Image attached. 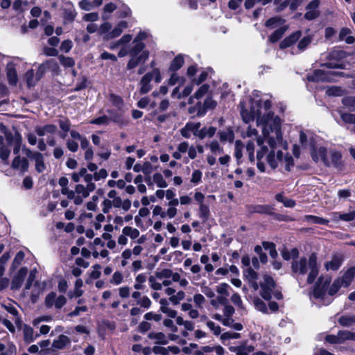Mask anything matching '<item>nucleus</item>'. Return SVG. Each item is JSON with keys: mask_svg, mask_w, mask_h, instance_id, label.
<instances>
[{"mask_svg": "<svg viewBox=\"0 0 355 355\" xmlns=\"http://www.w3.org/2000/svg\"><path fill=\"white\" fill-rule=\"evenodd\" d=\"M206 146H208L211 153L215 155L223 153V148L220 146V144L216 140L211 141L209 144H207Z\"/></svg>", "mask_w": 355, "mask_h": 355, "instance_id": "f704fd0d", "label": "nucleus"}, {"mask_svg": "<svg viewBox=\"0 0 355 355\" xmlns=\"http://www.w3.org/2000/svg\"><path fill=\"white\" fill-rule=\"evenodd\" d=\"M216 132V128L214 127H204L199 130L198 132V137L200 139H203L205 137H212Z\"/></svg>", "mask_w": 355, "mask_h": 355, "instance_id": "bb28decb", "label": "nucleus"}, {"mask_svg": "<svg viewBox=\"0 0 355 355\" xmlns=\"http://www.w3.org/2000/svg\"><path fill=\"white\" fill-rule=\"evenodd\" d=\"M338 337L340 343L346 340H355V333L347 330H342L338 332Z\"/></svg>", "mask_w": 355, "mask_h": 355, "instance_id": "c85d7f7f", "label": "nucleus"}, {"mask_svg": "<svg viewBox=\"0 0 355 355\" xmlns=\"http://www.w3.org/2000/svg\"><path fill=\"white\" fill-rule=\"evenodd\" d=\"M66 146L68 150L72 153H75L78 149V144L73 139H68L66 141Z\"/></svg>", "mask_w": 355, "mask_h": 355, "instance_id": "69168bd1", "label": "nucleus"}, {"mask_svg": "<svg viewBox=\"0 0 355 355\" xmlns=\"http://www.w3.org/2000/svg\"><path fill=\"white\" fill-rule=\"evenodd\" d=\"M339 324L343 327H350L355 324L354 315H342L338 319Z\"/></svg>", "mask_w": 355, "mask_h": 355, "instance_id": "c756f323", "label": "nucleus"}, {"mask_svg": "<svg viewBox=\"0 0 355 355\" xmlns=\"http://www.w3.org/2000/svg\"><path fill=\"white\" fill-rule=\"evenodd\" d=\"M25 257L24 252L23 251H19L15 255L14 260L12 263V268L16 269L24 260Z\"/></svg>", "mask_w": 355, "mask_h": 355, "instance_id": "864d4df0", "label": "nucleus"}, {"mask_svg": "<svg viewBox=\"0 0 355 355\" xmlns=\"http://www.w3.org/2000/svg\"><path fill=\"white\" fill-rule=\"evenodd\" d=\"M341 286H343V284H340V280L336 278L329 288L328 294L331 296L334 295L339 291Z\"/></svg>", "mask_w": 355, "mask_h": 355, "instance_id": "09e8293b", "label": "nucleus"}, {"mask_svg": "<svg viewBox=\"0 0 355 355\" xmlns=\"http://www.w3.org/2000/svg\"><path fill=\"white\" fill-rule=\"evenodd\" d=\"M186 125L189 130H190L191 132H193L195 136L198 137V132H199L200 130L199 128L200 127V123L189 122Z\"/></svg>", "mask_w": 355, "mask_h": 355, "instance_id": "774afa93", "label": "nucleus"}, {"mask_svg": "<svg viewBox=\"0 0 355 355\" xmlns=\"http://www.w3.org/2000/svg\"><path fill=\"white\" fill-rule=\"evenodd\" d=\"M243 275L248 282L257 279L258 277L257 273L250 267L243 271Z\"/></svg>", "mask_w": 355, "mask_h": 355, "instance_id": "5fc2aeb1", "label": "nucleus"}, {"mask_svg": "<svg viewBox=\"0 0 355 355\" xmlns=\"http://www.w3.org/2000/svg\"><path fill=\"white\" fill-rule=\"evenodd\" d=\"M320 1L319 0H313L306 6V12L304 14V18L309 21L313 20L319 17L320 11L318 8Z\"/></svg>", "mask_w": 355, "mask_h": 355, "instance_id": "9b49d317", "label": "nucleus"}, {"mask_svg": "<svg viewBox=\"0 0 355 355\" xmlns=\"http://www.w3.org/2000/svg\"><path fill=\"white\" fill-rule=\"evenodd\" d=\"M344 256L342 254H334L331 260L324 263V268L327 270H338L342 266Z\"/></svg>", "mask_w": 355, "mask_h": 355, "instance_id": "ddd939ff", "label": "nucleus"}, {"mask_svg": "<svg viewBox=\"0 0 355 355\" xmlns=\"http://www.w3.org/2000/svg\"><path fill=\"white\" fill-rule=\"evenodd\" d=\"M281 162H283L285 164L284 168H285V170L287 171H290L291 168L294 165V161H293V157L291 155H289L288 153L284 157L283 156V161H282Z\"/></svg>", "mask_w": 355, "mask_h": 355, "instance_id": "13d9d810", "label": "nucleus"}, {"mask_svg": "<svg viewBox=\"0 0 355 355\" xmlns=\"http://www.w3.org/2000/svg\"><path fill=\"white\" fill-rule=\"evenodd\" d=\"M209 89V86L207 84H204L202 86L199 87V89L195 92L193 96H191L189 99V103H193V98H195L196 99H200L202 96H204L207 92H208Z\"/></svg>", "mask_w": 355, "mask_h": 355, "instance_id": "7c9ffc66", "label": "nucleus"}, {"mask_svg": "<svg viewBox=\"0 0 355 355\" xmlns=\"http://www.w3.org/2000/svg\"><path fill=\"white\" fill-rule=\"evenodd\" d=\"M134 46L129 51L130 55H139L144 51L145 45L143 42H137L134 41Z\"/></svg>", "mask_w": 355, "mask_h": 355, "instance_id": "ea45409f", "label": "nucleus"}, {"mask_svg": "<svg viewBox=\"0 0 355 355\" xmlns=\"http://www.w3.org/2000/svg\"><path fill=\"white\" fill-rule=\"evenodd\" d=\"M38 336V334H34V331L31 327L26 326L24 328V340L26 343L33 342Z\"/></svg>", "mask_w": 355, "mask_h": 355, "instance_id": "cd10ccee", "label": "nucleus"}, {"mask_svg": "<svg viewBox=\"0 0 355 355\" xmlns=\"http://www.w3.org/2000/svg\"><path fill=\"white\" fill-rule=\"evenodd\" d=\"M47 70L57 72L59 70V64L54 59H49L41 64L37 69L38 78H41Z\"/></svg>", "mask_w": 355, "mask_h": 355, "instance_id": "f8f14e48", "label": "nucleus"}, {"mask_svg": "<svg viewBox=\"0 0 355 355\" xmlns=\"http://www.w3.org/2000/svg\"><path fill=\"white\" fill-rule=\"evenodd\" d=\"M59 60L64 67H72L75 64V61L72 58L65 57L63 55H60L58 57Z\"/></svg>", "mask_w": 355, "mask_h": 355, "instance_id": "8fccbe9b", "label": "nucleus"}, {"mask_svg": "<svg viewBox=\"0 0 355 355\" xmlns=\"http://www.w3.org/2000/svg\"><path fill=\"white\" fill-rule=\"evenodd\" d=\"M57 129L55 125L47 124L44 126H37L35 128V132L39 136L43 137L46 134H54L57 131Z\"/></svg>", "mask_w": 355, "mask_h": 355, "instance_id": "5701e85b", "label": "nucleus"}, {"mask_svg": "<svg viewBox=\"0 0 355 355\" xmlns=\"http://www.w3.org/2000/svg\"><path fill=\"white\" fill-rule=\"evenodd\" d=\"M33 160L35 162V170L37 173H41L46 169V165L44 162L43 155L39 152H36Z\"/></svg>", "mask_w": 355, "mask_h": 355, "instance_id": "393cba45", "label": "nucleus"}, {"mask_svg": "<svg viewBox=\"0 0 355 355\" xmlns=\"http://www.w3.org/2000/svg\"><path fill=\"white\" fill-rule=\"evenodd\" d=\"M25 78L28 87L34 86L36 84V83L40 79L38 78L37 72L36 73V77H35L34 71L33 69H30L26 71L25 74Z\"/></svg>", "mask_w": 355, "mask_h": 355, "instance_id": "473e14b6", "label": "nucleus"}, {"mask_svg": "<svg viewBox=\"0 0 355 355\" xmlns=\"http://www.w3.org/2000/svg\"><path fill=\"white\" fill-rule=\"evenodd\" d=\"M185 297V293L182 291H178L176 294H174V295H172L171 297H169V301L174 305H177L180 303V301H182Z\"/></svg>", "mask_w": 355, "mask_h": 355, "instance_id": "3c124183", "label": "nucleus"}, {"mask_svg": "<svg viewBox=\"0 0 355 355\" xmlns=\"http://www.w3.org/2000/svg\"><path fill=\"white\" fill-rule=\"evenodd\" d=\"M198 215L199 217L202 218L203 223L207 222L210 216V211L209 207L203 203H201L199 207Z\"/></svg>", "mask_w": 355, "mask_h": 355, "instance_id": "c9c22d12", "label": "nucleus"}, {"mask_svg": "<svg viewBox=\"0 0 355 355\" xmlns=\"http://www.w3.org/2000/svg\"><path fill=\"white\" fill-rule=\"evenodd\" d=\"M28 162L26 158H21L19 155H17L12 162V168L13 169H19L23 173L26 172L28 169Z\"/></svg>", "mask_w": 355, "mask_h": 355, "instance_id": "f3484780", "label": "nucleus"}, {"mask_svg": "<svg viewBox=\"0 0 355 355\" xmlns=\"http://www.w3.org/2000/svg\"><path fill=\"white\" fill-rule=\"evenodd\" d=\"M6 74L8 83L11 85H15L17 83V74L16 69L15 68V65L12 62H9L6 67Z\"/></svg>", "mask_w": 355, "mask_h": 355, "instance_id": "412c9836", "label": "nucleus"}, {"mask_svg": "<svg viewBox=\"0 0 355 355\" xmlns=\"http://www.w3.org/2000/svg\"><path fill=\"white\" fill-rule=\"evenodd\" d=\"M355 276V266L350 267L348 268L343 275L341 277H338V279L340 280V284H343V286L348 287L354 277Z\"/></svg>", "mask_w": 355, "mask_h": 355, "instance_id": "a211bd4d", "label": "nucleus"}, {"mask_svg": "<svg viewBox=\"0 0 355 355\" xmlns=\"http://www.w3.org/2000/svg\"><path fill=\"white\" fill-rule=\"evenodd\" d=\"M123 280V276L122 273L119 271H116L114 272L111 279L110 280V282L114 285H119L122 283Z\"/></svg>", "mask_w": 355, "mask_h": 355, "instance_id": "6e6d98bb", "label": "nucleus"}, {"mask_svg": "<svg viewBox=\"0 0 355 355\" xmlns=\"http://www.w3.org/2000/svg\"><path fill=\"white\" fill-rule=\"evenodd\" d=\"M342 72L324 71V70H315L311 74L307 76V79L311 82H331L335 76L342 75Z\"/></svg>", "mask_w": 355, "mask_h": 355, "instance_id": "0eeeda50", "label": "nucleus"}, {"mask_svg": "<svg viewBox=\"0 0 355 355\" xmlns=\"http://www.w3.org/2000/svg\"><path fill=\"white\" fill-rule=\"evenodd\" d=\"M75 192L78 196H81L83 198H87L89 193L85 189V187L83 184H77L75 187Z\"/></svg>", "mask_w": 355, "mask_h": 355, "instance_id": "0e129e2a", "label": "nucleus"}, {"mask_svg": "<svg viewBox=\"0 0 355 355\" xmlns=\"http://www.w3.org/2000/svg\"><path fill=\"white\" fill-rule=\"evenodd\" d=\"M202 349L207 354L215 352L218 355H225V349L220 345H207L202 347Z\"/></svg>", "mask_w": 355, "mask_h": 355, "instance_id": "2f4dec72", "label": "nucleus"}, {"mask_svg": "<svg viewBox=\"0 0 355 355\" xmlns=\"http://www.w3.org/2000/svg\"><path fill=\"white\" fill-rule=\"evenodd\" d=\"M342 103L346 107L354 110L355 108V96H345L342 99Z\"/></svg>", "mask_w": 355, "mask_h": 355, "instance_id": "de8ad7c7", "label": "nucleus"}, {"mask_svg": "<svg viewBox=\"0 0 355 355\" xmlns=\"http://www.w3.org/2000/svg\"><path fill=\"white\" fill-rule=\"evenodd\" d=\"M66 303L67 298L64 295H58V294L53 291L49 293L44 300V305L48 309H51L54 306L56 309H60L66 304Z\"/></svg>", "mask_w": 355, "mask_h": 355, "instance_id": "6e6552de", "label": "nucleus"}, {"mask_svg": "<svg viewBox=\"0 0 355 355\" xmlns=\"http://www.w3.org/2000/svg\"><path fill=\"white\" fill-rule=\"evenodd\" d=\"M272 114L269 113L266 116H264L259 121L264 122L266 125L263 128V135L264 137H268L270 132H274L275 139L270 137L268 139V145L270 148V151L267 156V161L269 165L272 168H276L279 162L283 161V153L277 149V146L282 145V137L281 132V120L279 117L272 119Z\"/></svg>", "mask_w": 355, "mask_h": 355, "instance_id": "f257e3e1", "label": "nucleus"}, {"mask_svg": "<svg viewBox=\"0 0 355 355\" xmlns=\"http://www.w3.org/2000/svg\"><path fill=\"white\" fill-rule=\"evenodd\" d=\"M305 220L315 224L327 225L329 223L327 219L312 215L306 216Z\"/></svg>", "mask_w": 355, "mask_h": 355, "instance_id": "a19ab883", "label": "nucleus"}, {"mask_svg": "<svg viewBox=\"0 0 355 355\" xmlns=\"http://www.w3.org/2000/svg\"><path fill=\"white\" fill-rule=\"evenodd\" d=\"M352 31L349 28L343 27L340 29L338 38L340 41H345L348 44H352L355 42V38L352 35Z\"/></svg>", "mask_w": 355, "mask_h": 355, "instance_id": "6ab92c4d", "label": "nucleus"}, {"mask_svg": "<svg viewBox=\"0 0 355 355\" xmlns=\"http://www.w3.org/2000/svg\"><path fill=\"white\" fill-rule=\"evenodd\" d=\"M6 139L0 137V158L3 162H7L10 154V146L13 144V153L18 155L22 138L21 135L16 132L15 134L5 132Z\"/></svg>", "mask_w": 355, "mask_h": 355, "instance_id": "20e7f679", "label": "nucleus"}, {"mask_svg": "<svg viewBox=\"0 0 355 355\" xmlns=\"http://www.w3.org/2000/svg\"><path fill=\"white\" fill-rule=\"evenodd\" d=\"M148 338L150 339L157 340V343L165 345L168 343L166 339L165 335L162 332L154 333L151 332L148 334Z\"/></svg>", "mask_w": 355, "mask_h": 355, "instance_id": "37998d69", "label": "nucleus"}, {"mask_svg": "<svg viewBox=\"0 0 355 355\" xmlns=\"http://www.w3.org/2000/svg\"><path fill=\"white\" fill-rule=\"evenodd\" d=\"M206 324L209 329L213 331L214 335H220L221 332V328L220 326L216 325L214 322L211 320L207 321Z\"/></svg>", "mask_w": 355, "mask_h": 355, "instance_id": "e2e57ef3", "label": "nucleus"}, {"mask_svg": "<svg viewBox=\"0 0 355 355\" xmlns=\"http://www.w3.org/2000/svg\"><path fill=\"white\" fill-rule=\"evenodd\" d=\"M220 140L222 142L228 141L230 143L232 142L234 139V133L232 130L227 129L223 131H220L218 133Z\"/></svg>", "mask_w": 355, "mask_h": 355, "instance_id": "a878e982", "label": "nucleus"}, {"mask_svg": "<svg viewBox=\"0 0 355 355\" xmlns=\"http://www.w3.org/2000/svg\"><path fill=\"white\" fill-rule=\"evenodd\" d=\"M257 143L259 146H261V150L257 152V158L258 160L262 159V157L266 155L268 152V148L266 146H262L263 144V139L258 137L257 139Z\"/></svg>", "mask_w": 355, "mask_h": 355, "instance_id": "c03bdc74", "label": "nucleus"}, {"mask_svg": "<svg viewBox=\"0 0 355 355\" xmlns=\"http://www.w3.org/2000/svg\"><path fill=\"white\" fill-rule=\"evenodd\" d=\"M312 37L306 36L303 37L298 43L297 47L300 51H304L311 42Z\"/></svg>", "mask_w": 355, "mask_h": 355, "instance_id": "680f3d73", "label": "nucleus"}, {"mask_svg": "<svg viewBox=\"0 0 355 355\" xmlns=\"http://www.w3.org/2000/svg\"><path fill=\"white\" fill-rule=\"evenodd\" d=\"M341 119L346 123L355 124V114L342 113L340 114Z\"/></svg>", "mask_w": 355, "mask_h": 355, "instance_id": "bf43d9fd", "label": "nucleus"}, {"mask_svg": "<svg viewBox=\"0 0 355 355\" xmlns=\"http://www.w3.org/2000/svg\"><path fill=\"white\" fill-rule=\"evenodd\" d=\"M253 304L258 311L263 313H268V308L266 304L259 298L256 297L253 300Z\"/></svg>", "mask_w": 355, "mask_h": 355, "instance_id": "a18cd8bd", "label": "nucleus"}, {"mask_svg": "<svg viewBox=\"0 0 355 355\" xmlns=\"http://www.w3.org/2000/svg\"><path fill=\"white\" fill-rule=\"evenodd\" d=\"M131 58L127 64V69L130 70L135 68L140 63L146 62L149 56L148 51H143L139 55H130Z\"/></svg>", "mask_w": 355, "mask_h": 355, "instance_id": "2eb2a0df", "label": "nucleus"}, {"mask_svg": "<svg viewBox=\"0 0 355 355\" xmlns=\"http://www.w3.org/2000/svg\"><path fill=\"white\" fill-rule=\"evenodd\" d=\"M326 94L329 96H340L343 94V89L339 87L332 86L327 89Z\"/></svg>", "mask_w": 355, "mask_h": 355, "instance_id": "603ef678", "label": "nucleus"}, {"mask_svg": "<svg viewBox=\"0 0 355 355\" xmlns=\"http://www.w3.org/2000/svg\"><path fill=\"white\" fill-rule=\"evenodd\" d=\"M155 78L156 83L161 82V75L159 70L157 68L154 69L151 72L145 74L139 82V92L141 94H146L152 89L151 81Z\"/></svg>", "mask_w": 355, "mask_h": 355, "instance_id": "39448f33", "label": "nucleus"}, {"mask_svg": "<svg viewBox=\"0 0 355 355\" xmlns=\"http://www.w3.org/2000/svg\"><path fill=\"white\" fill-rule=\"evenodd\" d=\"M229 349L231 352H234L236 355H249L254 350V347L251 345H248L247 341H244L238 346L230 347Z\"/></svg>", "mask_w": 355, "mask_h": 355, "instance_id": "4468645a", "label": "nucleus"}, {"mask_svg": "<svg viewBox=\"0 0 355 355\" xmlns=\"http://www.w3.org/2000/svg\"><path fill=\"white\" fill-rule=\"evenodd\" d=\"M184 62V58L181 55H178L171 62L169 69L175 72L182 67Z\"/></svg>", "mask_w": 355, "mask_h": 355, "instance_id": "e433bc0d", "label": "nucleus"}, {"mask_svg": "<svg viewBox=\"0 0 355 355\" xmlns=\"http://www.w3.org/2000/svg\"><path fill=\"white\" fill-rule=\"evenodd\" d=\"M331 277L329 276L319 277L315 287L313 290V297L315 298H322L327 291V288L331 283Z\"/></svg>", "mask_w": 355, "mask_h": 355, "instance_id": "1a4fd4ad", "label": "nucleus"}, {"mask_svg": "<svg viewBox=\"0 0 355 355\" xmlns=\"http://www.w3.org/2000/svg\"><path fill=\"white\" fill-rule=\"evenodd\" d=\"M264 282L261 284V296L266 300H270L272 298V292L275 286L274 279L268 276L265 275Z\"/></svg>", "mask_w": 355, "mask_h": 355, "instance_id": "9d476101", "label": "nucleus"}, {"mask_svg": "<svg viewBox=\"0 0 355 355\" xmlns=\"http://www.w3.org/2000/svg\"><path fill=\"white\" fill-rule=\"evenodd\" d=\"M284 22L285 19L282 17H275L268 19L265 23V26L270 28H274L279 25H282Z\"/></svg>", "mask_w": 355, "mask_h": 355, "instance_id": "4c0bfd02", "label": "nucleus"}, {"mask_svg": "<svg viewBox=\"0 0 355 355\" xmlns=\"http://www.w3.org/2000/svg\"><path fill=\"white\" fill-rule=\"evenodd\" d=\"M318 154L326 166H329L332 165L336 168L340 166L342 162V155L338 151H332L328 156L327 150L324 148H320L318 150Z\"/></svg>", "mask_w": 355, "mask_h": 355, "instance_id": "423d86ee", "label": "nucleus"}, {"mask_svg": "<svg viewBox=\"0 0 355 355\" xmlns=\"http://www.w3.org/2000/svg\"><path fill=\"white\" fill-rule=\"evenodd\" d=\"M127 27L128 23L126 21H120L112 31L107 33V39H113L119 36Z\"/></svg>", "mask_w": 355, "mask_h": 355, "instance_id": "4be33fe9", "label": "nucleus"}, {"mask_svg": "<svg viewBox=\"0 0 355 355\" xmlns=\"http://www.w3.org/2000/svg\"><path fill=\"white\" fill-rule=\"evenodd\" d=\"M123 234L125 236H128L131 239H135L139 235V231L136 228L126 226L123 229Z\"/></svg>", "mask_w": 355, "mask_h": 355, "instance_id": "79ce46f5", "label": "nucleus"}, {"mask_svg": "<svg viewBox=\"0 0 355 355\" xmlns=\"http://www.w3.org/2000/svg\"><path fill=\"white\" fill-rule=\"evenodd\" d=\"M27 272L28 269L26 267H22L19 269L12 280L11 289L17 290L21 286Z\"/></svg>", "mask_w": 355, "mask_h": 355, "instance_id": "dca6fc26", "label": "nucleus"}, {"mask_svg": "<svg viewBox=\"0 0 355 355\" xmlns=\"http://www.w3.org/2000/svg\"><path fill=\"white\" fill-rule=\"evenodd\" d=\"M288 29L287 26H283L280 27L279 28L277 29L270 36V41L272 43H275L277 42L284 34V33Z\"/></svg>", "mask_w": 355, "mask_h": 355, "instance_id": "72a5a7b5", "label": "nucleus"}, {"mask_svg": "<svg viewBox=\"0 0 355 355\" xmlns=\"http://www.w3.org/2000/svg\"><path fill=\"white\" fill-rule=\"evenodd\" d=\"M151 304L152 302L150 300L146 295L142 296L139 300L137 301V304L145 309H149L151 306Z\"/></svg>", "mask_w": 355, "mask_h": 355, "instance_id": "052dcab7", "label": "nucleus"}, {"mask_svg": "<svg viewBox=\"0 0 355 355\" xmlns=\"http://www.w3.org/2000/svg\"><path fill=\"white\" fill-rule=\"evenodd\" d=\"M188 112L189 114H193V116H202L205 113V109H202V105L200 102H198L196 105L194 106L190 107L188 110Z\"/></svg>", "mask_w": 355, "mask_h": 355, "instance_id": "58836bf2", "label": "nucleus"}, {"mask_svg": "<svg viewBox=\"0 0 355 355\" xmlns=\"http://www.w3.org/2000/svg\"><path fill=\"white\" fill-rule=\"evenodd\" d=\"M153 182L160 188H166L168 184L165 180L163 178L162 174L156 173L153 176Z\"/></svg>", "mask_w": 355, "mask_h": 355, "instance_id": "49530a36", "label": "nucleus"}, {"mask_svg": "<svg viewBox=\"0 0 355 355\" xmlns=\"http://www.w3.org/2000/svg\"><path fill=\"white\" fill-rule=\"evenodd\" d=\"M207 76H208V72L207 71H203L201 72V73L200 74V76L198 78H193L191 80V84L198 85L201 84L202 82H204L205 80H206V79L207 78Z\"/></svg>", "mask_w": 355, "mask_h": 355, "instance_id": "338daca9", "label": "nucleus"}, {"mask_svg": "<svg viewBox=\"0 0 355 355\" xmlns=\"http://www.w3.org/2000/svg\"><path fill=\"white\" fill-rule=\"evenodd\" d=\"M239 107L241 116L245 123H248L252 121L255 117H257V125H261L262 128L266 125V123L261 121L258 122V120H261L269 113L272 114V119L277 117L274 116V114L269 111L271 107V102L269 100H265L262 105V101H255L251 98L248 102L241 101Z\"/></svg>", "mask_w": 355, "mask_h": 355, "instance_id": "f03ea898", "label": "nucleus"}, {"mask_svg": "<svg viewBox=\"0 0 355 355\" xmlns=\"http://www.w3.org/2000/svg\"><path fill=\"white\" fill-rule=\"evenodd\" d=\"M302 33L300 31H295L288 37L282 40L279 44L281 49H286L291 46L295 43L301 37Z\"/></svg>", "mask_w": 355, "mask_h": 355, "instance_id": "aec40b11", "label": "nucleus"}, {"mask_svg": "<svg viewBox=\"0 0 355 355\" xmlns=\"http://www.w3.org/2000/svg\"><path fill=\"white\" fill-rule=\"evenodd\" d=\"M63 14L64 19L69 21H73L76 15V12L73 8H64Z\"/></svg>", "mask_w": 355, "mask_h": 355, "instance_id": "4d7b16f0", "label": "nucleus"}, {"mask_svg": "<svg viewBox=\"0 0 355 355\" xmlns=\"http://www.w3.org/2000/svg\"><path fill=\"white\" fill-rule=\"evenodd\" d=\"M70 343V339L65 335H60L58 338L53 340L52 347L57 349H62Z\"/></svg>", "mask_w": 355, "mask_h": 355, "instance_id": "b1692460", "label": "nucleus"}, {"mask_svg": "<svg viewBox=\"0 0 355 355\" xmlns=\"http://www.w3.org/2000/svg\"><path fill=\"white\" fill-rule=\"evenodd\" d=\"M317 259L316 254L312 253L309 256L308 261L304 257L293 260L291 263L292 272L295 275H304L306 274L308 269H309L307 283L312 284L318 275L319 267Z\"/></svg>", "mask_w": 355, "mask_h": 355, "instance_id": "7ed1b4c3", "label": "nucleus"}]
</instances>
